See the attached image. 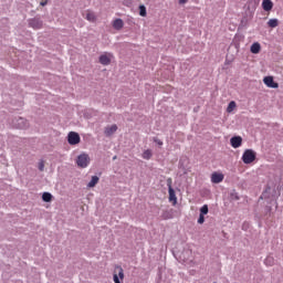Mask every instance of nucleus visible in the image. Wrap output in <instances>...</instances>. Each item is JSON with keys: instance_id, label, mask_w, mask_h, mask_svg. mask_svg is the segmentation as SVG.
I'll list each match as a JSON object with an SVG mask.
<instances>
[{"instance_id": "1", "label": "nucleus", "mask_w": 283, "mask_h": 283, "mask_svg": "<svg viewBox=\"0 0 283 283\" xmlns=\"http://www.w3.org/2000/svg\"><path fill=\"white\" fill-rule=\"evenodd\" d=\"M123 280H125V270H123V266L116 265L113 272V282L122 283Z\"/></svg>"}, {"instance_id": "2", "label": "nucleus", "mask_w": 283, "mask_h": 283, "mask_svg": "<svg viewBox=\"0 0 283 283\" xmlns=\"http://www.w3.org/2000/svg\"><path fill=\"white\" fill-rule=\"evenodd\" d=\"M242 160L244 165H251L255 160V151L252 149H247L242 155Z\"/></svg>"}, {"instance_id": "3", "label": "nucleus", "mask_w": 283, "mask_h": 283, "mask_svg": "<svg viewBox=\"0 0 283 283\" xmlns=\"http://www.w3.org/2000/svg\"><path fill=\"white\" fill-rule=\"evenodd\" d=\"M76 164H77V167H81L82 169H85V167H87V165H90V155L81 154L77 157Z\"/></svg>"}, {"instance_id": "4", "label": "nucleus", "mask_w": 283, "mask_h": 283, "mask_svg": "<svg viewBox=\"0 0 283 283\" xmlns=\"http://www.w3.org/2000/svg\"><path fill=\"white\" fill-rule=\"evenodd\" d=\"M69 145H78L81 143V135L76 132H70L67 135Z\"/></svg>"}, {"instance_id": "5", "label": "nucleus", "mask_w": 283, "mask_h": 283, "mask_svg": "<svg viewBox=\"0 0 283 283\" xmlns=\"http://www.w3.org/2000/svg\"><path fill=\"white\" fill-rule=\"evenodd\" d=\"M263 83L266 87H272V90H277V87H280V84L273 80V76H265Z\"/></svg>"}, {"instance_id": "6", "label": "nucleus", "mask_w": 283, "mask_h": 283, "mask_svg": "<svg viewBox=\"0 0 283 283\" xmlns=\"http://www.w3.org/2000/svg\"><path fill=\"white\" fill-rule=\"evenodd\" d=\"M112 59H114V54L112 53H104L99 56V63L102 65H109L112 63Z\"/></svg>"}, {"instance_id": "7", "label": "nucleus", "mask_w": 283, "mask_h": 283, "mask_svg": "<svg viewBox=\"0 0 283 283\" xmlns=\"http://www.w3.org/2000/svg\"><path fill=\"white\" fill-rule=\"evenodd\" d=\"M224 180V175L222 172H212L211 175V182L213 185H220Z\"/></svg>"}, {"instance_id": "8", "label": "nucleus", "mask_w": 283, "mask_h": 283, "mask_svg": "<svg viewBox=\"0 0 283 283\" xmlns=\"http://www.w3.org/2000/svg\"><path fill=\"white\" fill-rule=\"evenodd\" d=\"M30 28H33V30H41L43 28V21H41L38 18H34L29 21Z\"/></svg>"}, {"instance_id": "9", "label": "nucleus", "mask_w": 283, "mask_h": 283, "mask_svg": "<svg viewBox=\"0 0 283 283\" xmlns=\"http://www.w3.org/2000/svg\"><path fill=\"white\" fill-rule=\"evenodd\" d=\"M230 145L233 149H238V147H242V137L235 136L230 139Z\"/></svg>"}, {"instance_id": "10", "label": "nucleus", "mask_w": 283, "mask_h": 283, "mask_svg": "<svg viewBox=\"0 0 283 283\" xmlns=\"http://www.w3.org/2000/svg\"><path fill=\"white\" fill-rule=\"evenodd\" d=\"M116 132H118V126L113 124L112 126L105 128L104 134L105 136H113V134H116Z\"/></svg>"}, {"instance_id": "11", "label": "nucleus", "mask_w": 283, "mask_h": 283, "mask_svg": "<svg viewBox=\"0 0 283 283\" xmlns=\"http://www.w3.org/2000/svg\"><path fill=\"white\" fill-rule=\"evenodd\" d=\"M262 9L264 12H271L273 10V1L272 0H263L262 1Z\"/></svg>"}, {"instance_id": "12", "label": "nucleus", "mask_w": 283, "mask_h": 283, "mask_svg": "<svg viewBox=\"0 0 283 283\" xmlns=\"http://www.w3.org/2000/svg\"><path fill=\"white\" fill-rule=\"evenodd\" d=\"M261 50H262V45L259 42H254L250 48V52L252 54H260Z\"/></svg>"}, {"instance_id": "13", "label": "nucleus", "mask_w": 283, "mask_h": 283, "mask_svg": "<svg viewBox=\"0 0 283 283\" xmlns=\"http://www.w3.org/2000/svg\"><path fill=\"white\" fill-rule=\"evenodd\" d=\"M169 193V202H172V205H177L178 203V197H176V190H174V188H170L168 190Z\"/></svg>"}, {"instance_id": "14", "label": "nucleus", "mask_w": 283, "mask_h": 283, "mask_svg": "<svg viewBox=\"0 0 283 283\" xmlns=\"http://www.w3.org/2000/svg\"><path fill=\"white\" fill-rule=\"evenodd\" d=\"M124 25H125V22H123V19H116L113 21L114 30H123Z\"/></svg>"}, {"instance_id": "15", "label": "nucleus", "mask_w": 283, "mask_h": 283, "mask_svg": "<svg viewBox=\"0 0 283 283\" xmlns=\"http://www.w3.org/2000/svg\"><path fill=\"white\" fill-rule=\"evenodd\" d=\"M151 156H154V154L151 153V149H146L143 153L142 158H144V160H151Z\"/></svg>"}, {"instance_id": "16", "label": "nucleus", "mask_w": 283, "mask_h": 283, "mask_svg": "<svg viewBox=\"0 0 283 283\" xmlns=\"http://www.w3.org/2000/svg\"><path fill=\"white\" fill-rule=\"evenodd\" d=\"M268 25H269V28H277V25H280V20H277V19H270L269 21H268Z\"/></svg>"}, {"instance_id": "17", "label": "nucleus", "mask_w": 283, "mask_h": 283, "mask_svg": "<svg viewBox=\"0 0 283 283\" xmlns=\"http://www.w3.org/2000/svg\"><path fill=\"white\" fill-rule=\"evenodd\" d=\"M86 19H87V21H91L92 23H94V21H96V14H94V12H92V11H87Z\"/></svg>"}, {"instance_id": "18", "label": "nucleus", "mask_w": 283, "mask_h": 283, "mask_svg": "<svg viewBox=\"0 0 283 283\" xmlns=\"http://www.w3.org/2000/svg\"><path fill=\"white\" fill-rule=\"evenodd\" d=\"M96 185H98V176H93L87 187L92 188V187H96Z\"/></svg>"}, {"instance_id": "19", "label": "nucleus", "mask_w": 283, "mask_h": 283, "mask_svg": "<svg viewBox=\"0 0 283 283\" xmlns=\"http://www.w3.org/2000/svg\"><path fill=\"white\" fill-rule=\"evenodd\" d=\"M42 200H43L44 202H52V193H50V192H44V193L42 195Z\"/></svg>"}, {"instance_id": "20", "label": "nucleus", "mask_w": 283, "mask_h": 283, "mask_svg": "<svg viewBox=\"0 0 283 283\" xmlns=\"http://www.w3.org/2000/svg\"><path fill=\"white\" fill-rule=\"evenodd\" d=\"M235 107H237L235 102H233V101L230 102L229 105H228V107H227L228 114H231V112H233V109H235Z\"/></svg>"}, {"instance_id": "21", "label": "nucleus", "mask_w": 283, "mask_h": 283, "mask_svg": "<svg viewBox=\"0 0 283 283\" xmlns=\"http://www.w3.org/2000/svg\"><path fill=\"white\" fill-rule=\"evenodd\" d=\"M264 264H265L266 266H273V264H274V259H273V256H268V258L264 260Z\"/></svg>"}, {"instance_id": "22", "label": "nucleus", "mask_w": 283, "mask_h": 283, "mask_svg": "<svg viewBox=\"0 0 283 283\" xmlns=\"http://www.w3.org/2000/svg\"><path fill=\"white\" fill-rule=\"evenodd\" d=\"M139 15L147 17V8L145 6H139Z\"/></svg>"}, {"instance_id": "23", "label": "nucleus", "mask_w": 283, "mask_h": 283, "mask_svg": "<svg viewBox=\"0 0 283 283\" xmlns=\"http://www.w3.org/2000/svg\"><path fill=\"white\" fill-rule=\"evenodd\" d=\"M25 127H28V122H25L23 118H19V128L25 129Z\"/></svg>"}, {"instance_id": "24", "label": "nucleus", "mask_w": 283, "mask_h": 283, "mask_svg": "<svg viewBox=\"0 0 283 283\" xmlns=\"http://www.w3.org/2000/svg\"><path fill=\"white\" fill-rule=\"evenodd\" d=\"M207 213H209V206L205 205L200 209V214L201 216H207Z\"/></svg>"}, {"instance_id": "25", "label": "nucleus", "mask_w": 283, "mask_h": 283, "mask_svg": "<svg viewBox=\"0 0 283 283\" xmlns=\"http://www.w3.org/2000/svg\"><path fill=\"white\" fill-rule=\"evenodd\" d=\"M38 169H39L40 171H43V170L45 169V163H44L43 160H41V161L39 163Z\"/></svg>"}, {"instance_id": "26", "label": "nucleus", "mask_w": 283, "mask_h": 283, "mask_svg": "<svg viewBox=\"0 0 283 283\" xmlns=\"http://www.w3.org/2000/svg\"><path fill=\"white\" fill-rule=\"evenodd\" d=\"M166 182H167L168 190L174 189V187L171 186L174 185V180L171 178H168Z\"/></svg>"}, {"instance_id": "27", "label": "nucleus", "mask_w": 283, "mask_h": 283, "mask_svg": "<svg viewBox=\"0 0 283 283\" xmlns=\"http://www.w3.org/2000/svg\"><path fill=\"white\" fill-rule=\"evenodd\" d=\"M198 224H205V214L199 216Z\"/></svg>"}, {"instance_id": "28", "label": "nucleus", "mask_w": 283, "mask_h": 283, "mask_svg": "<svg viewBox=\"0 0 283 283\" xmlns=\"http://www.w3.org/2000/svg\"><path fill=\"white\" fill-rule=\"evenodd\" d=\"M48 1H49V0H42V1L40 2V6H42V8H44V6L48 3Z\"/></svg>"}, {"instance_id": "29", "label": "nucleus", "mask_w": 283, "mask_h": 283, "mask_svg": "<svg viewBox=\"0 0 283 283\" xmlns=\"http://www.w3.org/2000/svg\"><path fill=\"white\" fill-rule=\"evenodd\" d=\"M155 143H157V145H159L160 147L163 145V140H160V139H155Z\"/></svg>"}, {"instance_id": "30", "label": "nucleus", "mask_w": 283, "mask_h": 283, "mask_svg": "<svg viewBox=\"0 0 283 283\" xmlns=\"http://www.w3.org/2000/svg\"><path fill=\"white\" fill-rule=\"evenodd\" d=\"M189 0H179V3L182 6L185 3H187Z\"/></svg>"}]
</instances>
